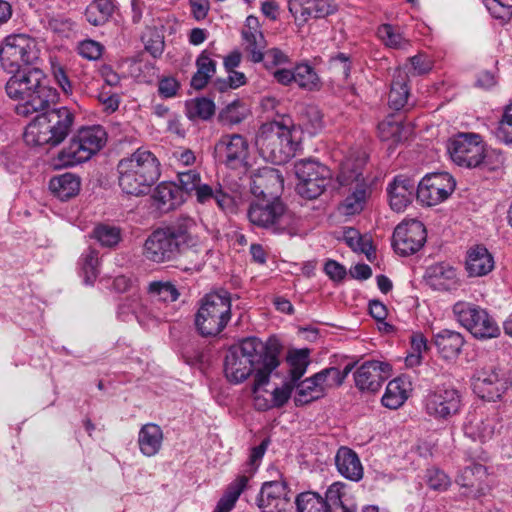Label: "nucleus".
<instances>
[{
  "label": "nucleus",
  "mask_w": 512,
  "mask_h": 512,
  "mask_svg": "<svg viewBox=\"0 0 512 512\" xmlns=\"http://www.w3.org/2000/svg\"><path fill=\"white\" fill-rule=\"evenodd\" d=\"M283 349L276 336L266 342L257 337H247L232 345L225 356L224 372L226 378L235 384L254 375L253 390L269 384L270 378L279 377L276 371L280 365L279 355Z\"/></svg>",
  "instance_id": "obj_1"
},
{
  "label": "nucleus",
  "mask_w": 512,
  "mask_h": 512,
  "mask_svg": "<svg viewBox=\"0 0 512 512\" xmlns=\"http://www.w3.org/2000/svg\"><path fill=\"white\" fill-rule=\"evenodd\" d=\"M13 75L5 85L7 96L23 101L16 106V113L28 117L55 104L57 91L45 83V74L39 68H22L11 72Z\"/></svg>",
  "instance_id": "obj_2"
},
{
  "label": "nucleus",
  "mask_w": 512,
  "mask_h": 512,
  "mask_svg": "<svg viewBox=\"0 0 512 512\" xmlns=\"http://www.w3.org/2000/svg\"><path fill=\"white\" fill-rule=\"evenodd\" d=\"M118 184L122 191L133 196H142L158 181L161 165L158 158L145 148H138L117 165Z\"/></svg>",
  "instance_id": "obj_3"
},
{
  "label": "nucleus",
  "mask_w": 512,
  "mask_h": 512,
  "mask_svg": "<svg viewBox=\"0 0 512 512\" xmlns=\"http://www.w3.org/2000/svg\"><path fill=\"white\" fill-rule=\"evenodd\" d=\"M26 127L24 141L29 146L56 147L61 144L72 130L74 114L67 107H58L40 111Z\"/></svg>",
  "instance_id": "obj_4"
},
{
  "label": "nucleus",
  "mask_w": 512,
  "mask_h": 512,
  "mask_svg": "<svg viewBox=\"0 0 512 512\" xmlns=\"http://www.w3.org/2000/svg\"><path fill=\"white\" fill-rule=\"evenodd\" d=\"M231 318V299L227 291L209 293L201 301L195 315L197 331L204 337L218 335Z\"/></svg>",
  "instance_id": "obj_5"
},
{
  "label": "nucleus",
  "mask_w": 512,
  "mask_h": 512,
  "mask_svg": "<svg viewBox=\"0 0 512 512\" xmlns=\"http://www.w3.org/2000/svg\"><path fill=\"white\" fill-rule=\"evenodd\" d=\"M107 134L101 126L81 128L58 154L60 166H74L89 160L105 145Z\"/></svg>",
  "instance_id": "obj_6"
},
{
  "label": "nucleus",
  "mask_w": 512,
  "mask_h": 512,
  "mask_svg": "<svg viewBox=\"0 0 512 512\" xmlns=\"http://www.w3.org/2000/svg\"><path fill=\"white\" fill-rule=\"evenodd\" d=\"M38 59L39 50L35 40L25 34L7 36L0 47V62L8 72L33 65Z\"/></svg>",
  "instance_id": "obj_7"
},
{
  "label": "nucleus",
  "mask_w": 512,
  "mask_h": 512,
  "mask_svg": "<svg viewBox=\"0 0 512 512\" xmlns=\"http://www.w3.org/2000/svg\"><path fill=\"white\" fill-rule=\"evenodd\" d=\"M453 313L458 322L477 339L495 338L500 334L495 320L475 304L459 301L454 304Z\"/></svg>",
  "instance_id": "obj_8"
},
{
  "label": "nucleus",
  "mask_w": 512,
  "mask_h": 512,
  "mask_svg": "<svg viewBox=\"0 0 512 512\" xmlns=\"http://www.w3.org/2000/svg\"><path fill=\"white\" fill-rule=\"evenodd\" d=\"M294 172L298 183L297 193L307 199L320 196L329 183L330 170L312 159H301L294 164Z\"/></svg>",
  "instance_id": "obj_9"
},
{
  "label": "nucleus",
  "mask_w": 512,
  "mask_h": 512,
  "mask_svg": "<svg viewBox=\"0 0 512 512\" xmlns=\"http://www.w3.org/2000/svg\"><path fill=\"white\" fill-rule=\"evenodd\" d=\"M448 152L459 166L474 168L484 159V144L477 133H458L449 140Z\"/></svg>",
  "instance_id": "obj_10"
},
{
  "label": "nucleus",
  "mask_w": 512,
  "mask_h": 512,
  "mask_svg": "<svg viewBox=\"0 0 512 512\" xmlns=\"http://www.w3.org/2000/svg\"><path fill=\"white\" fill-rule=\"evenodd\" d=\"M461 405V394L452 386H437L425 397L426 413L436 420H448L459 413Z\"/></svg>",
  "instance_id": "obj_11"
},
{
  "label": "nucleus",
  "mask_w": 512,
  "mask_h": 512,
  "mask_svg": "<svg viewBox=\"0 0 512 512\" xmlns=\"http://www.w3.org/2000/svg\"><path fill=\"white\" fill-rule=\"evenodd\" d=\"M285 209L284 203L280 200H262L250 204L247 216L253 225L281 234L287 227Z\"/></svg>",
  "instance_id": "obj_12"
},
{
  "label": "nucleus",
  "mask_w": 512,
  "mask_h": 512,
  "mask_svg": "<svg viewBox=\"0 0 512 512\" xmlns=\"http://www.w3.org/2000/svg\"><path fill=\"white\" fill-rule=\"evenodd\" d=\"M427 232L424 224L416 219L403 221L396 226L392 236L394 251L401 256L418 252L425 244Z\"/></svg>",
  "instance_id": "obj_13"
},
{
  "label": "nucleus",
  "mask_w": 512,
  "mask_h": 512,
  "mask_svg": "<svg viewBox=\"0 0 512 512\" xmlns=\"http://www.w3.org/2000/svg\"><path fill=\"white\" fill-rule=\"evenodd\" d=\"M455 180L446 172L426 175L417 185L416 198L427 206L446 200L455 190Z\"/></svg>",
  "instance_id": "obj_14"
},
{
  "label": "nucleus",
  "mask_w": 512,
  "mask_h": 512,
  "mask_svg": "<svg viewBox=\"0 0 512 512\" xmlns=\"http://www.w3.org/2000/svg\"><path fill=\"white\" fill-rule=\"evenodd\" d=\"M488 477L487 467L472 460L458 472L455 482L459 485L463 496L477 499L489 492Z\"/></svg>",
  "instance_id": "obj_15"
},
{
  "label": "nucleus",
  "mask_w": 512,
  "mask_h": 512,
  "mask_svg": "<svg viewBox=\"0 0 512 512\" xmlns=\"http://www.w3.org/2000/svg\"><path fill=\"white\" fill-rule=\"evenodd\" d=\"M179 253V243L164 228L152 232L144 243V256L155 263L175 261Z\"/></svg>",
  "instance_id": "obj_16"
},
{
  "label": "nucleus",
  "mask_w": 512,
  "mask_h": 512,
  "mask_svg": "<svg viewBox=\"0 0 512 512\" xmlns=\"http://www.w3.org/2000/svg\"><path fill=\"white\" fill-rule=\"evenodd\" d=\"M299 116V125H290V148L294 153L303 150L302 126L305 127L310 134L316 133L323 126V115L318 106L313 104H298L295 106Z\"/></svg>",
  "instance_id": "obj_17"
},
{
  "label": "nucleus",
  "mask_w": 512,
  "mask_h": 512,
  "mask_svg": "<svg viewBox=\"0 0 512 512\" xmlns=\"http://www.w3.org/2000/svg\"><path fill=\"white\" fill-rule=\"evenodd\" d=\"M284 179L278 170L264 167L251 176L250 189L252 194L263 201L280 200L279 193L283 190Z\"/></svg>",
  "instance_id": "obj_18"
},
{
  "label": "nucleus",
  "mask_w": 512,
  "mask_h": 512,
  "mask_svg": "<svg viewBox=\"0 0 512 512\" xmlns=\"http://www.w3.org/2000/svg\"><path fill=\"white\" fill-rule=\"evenodd\" d=\"M389 370L390 367L386 363L376 360L366 361L354 372L355 385L361 391L375 393L387 379Z\"/></svg>",
  "instance_id": "obj_19"
},
{
  "label": "nucleus",
  "mask_w": 512,
  "mask_h": 512,
  "mask_svg": "<svg viewBox=\"0 0 512 512\" xmlns=\"http://www.w3.org/2000/svg\"><path fill=\"white\" fill-rule=\"evenodd\" d=\"M336 11L332 0H290V14L298 26L311 18H324Z\"/></svg>",
  "instance_id": "obj_20"
},
{
  "label": "nucleus",
  "mask_w": 512,
  "mask_h": 512,
  "mask_svg": "<svg viewBox=\"0 0 512 512\" xmlns=\"http://www.w3.org/2000/svg\"><path fill=\"white\" fill-rule=\"evenodd\" d=\"M258 507L262 512H287L286 483L279 481L265 482L258 497Z\"/></svg>",
  "instance_id": "obj_21"
},
{
  "label": "nucleus",
  "mask_w": 512,
  "mask_h": 512,
  "mask_svg": "<svg viewBox=\"0 0 512 512\" xmlns=\"http://www.w3.org/2000/svg\"><path fill=\"white\" fill-rule=\"evenodd\" d=\"M416 181L407 175H397L387 187L391 208L403 211L416 196Z\"/></svg>",
  "instance_id": "obj_22"
},
{
  "label": "nucleus",
  "mask_w": 512,
  "mask_h": 512,
  "mask_svg": "<svg viewBox=\"0 0 512 512\" xmlns=\"http://www.w3.org/2000/svg\"><path fill=\"white\" fill-rule=\"evenodd\" d=\"M507 389L506 382L496 369L482 371L474 380L473 390L483 400L496 401Z\"/></svg>",
  "instance_id": "obj_23"
},
{
  "label": "nucleus",
  "mask_w": 512,
  "mask_h": 512,
  "mask_svg": "<svg viewBox=\"0 0 512 512\" xmlns=\"http://www.w3.org/2000/svg\"><path fill=\"white\" fill-rule=\"evenodd\" d=\"M425 280L433 290L437 291H452L459 285L456 270L446 263H437L428 267Z\"/></svg>",
  "instance_id": "obj_24"
},
{
  "label": "nucleus",
  "mask_w": 512,
  "mask_h": 512,
  "mask_svg": "<svg viewBox=\"0 0 512 512\" xmlns=\"http://www.w3.org/2000/svg\"><path fill=\"white\" fill-rule=\"evenodd\" d=\"M494 258L483 245H476L467 251L465 268L470 277H482L494 269Z\"/></svg>",
  "instance_id": "obj_25"
},
{
  "label": "nucleus",
  "mask_w": 512,
  "mask_h": 512,
  "mask_svg": "<svg viewBox=\"0 0 512 512\" xmlns=\"http://www.w3.org/2000/svg\"><path fill=\"white\" fill-rule=\"evenodd\" d=\"M217 150L224 152L225 162L231 167L243 163L248 155V143L239 134L223 136L216 146Z\"/></svg>",
  "instance_id": "obj_26"
},
{
  "label": "nucleus",
  "mask_w": 512,
  "mask_h": 512,
  "mask_svg": "<svg viewBox=\"0 0 512 512\" xmlns=\"http://www.w3.org/2000/svg\"><path fill=\"white\" fill-rule=\"evenodd\" d=\"M439 355L445 360L456 359L465 344L464 336L455 330L442 329L433 336Z\"/></svg>",
  "instance_id": "obj_27"
},
{
  "label": "nucleus",
  "mask_w": 512,
  "mask_h": 512,
  "mask_svg": "<svg viewBox=\"0 0 512 512\" xmlns=\"http://www.w3.org/2000/svg\"><path fill=\"white\" fill-rule=\"evenodd\" d=\"M338 472L346 479L358 482L363 478V466L357 453L346 446L338 449L335 456Z\"/></svg>",
  "instance_id": "obj_28"
},
{
  "label": "nucleus",
  "mask_w": 512,
  "mask_h": 512,
  "mask_svg": "<svg viewBox=\"0 0 512 512\" xmlns=\"http://www.w3.org/2000/svg\"><path fill=\"white\" fill-rule=\"evenodd\" d=\"M496 419L494 417L471 414L464 424V434L473 441L485 443L490 440L495 432Z\"/></svg>",
  "instance_id": "obj_29"
},
{
  "label": "nucleus",
  "mask_w": 512,
  "mask_h": 512,
  "mask_svg": "<svg viewBox=\"0 0 512 512\" xmlns=\"http://www.w3.org/2000/svg\"><path fill=\"white\" fill-rule=\"evenodd\" d=\"M408 83V73L404 70L397 69L393 75L390 92L388 94V104L391 109L399 111L407 104L410 95Z\"/></svg>",
  "instance_id": "obj_30"
},
{
  "label": "nucleus",
  "mask_w": 512,
  "mask_h": 512,
  "mask_svg": "<svg viewBox=\"0 0 512 512\" xmlns=\"http://www.w3.org/2000/svg\"><path fill=\"white\" fill-rule=\"evenodd\" d=\"M163 432L157 424L148 423L141 427L138 435V445L143 455H156L162 446Z\"/></svg>",
  "instance_id": "obj_31"
},
{
  "label": "nucleus",
  "mask_w": 512,
  "mask_h": 512,
  "mask_svg": "<svg viewBox=\"0 0 512 512\" xmlns=\"http://www.w3.org/2000/svg\"><path fill=\"white\" fill-rule=\"evenodd\" d=\"M176 267L184 272H199L205 264L203 251L198 247L197 241L192 245L180 246V253L177 257Z\"/></svg>",
  "instance_id": "obj_32"
},
{
  "label": "nucleus",
  "mask_w": 512,
  "mask_h": 512,
  "mask_svg": "<svg viewBox=\"0 0 512 512\" xmlns=\"http://www.w3.org/2000/svg\"><path fill=\"white\" fill-rule=\"evenodd\" d=\"M152 200L160 211L168 212L181 203L180 189L172 183L162 182L154 189Z\"/></svg>",
  "instance_id": "obj_33"
},
{
  "label": "nucleus",
  "mask_w": 512,
  "mask_h": 512,
  "mask_svg": "<svg viewBox=\"0 0 512 512\" xmlns=\"http://www.w3.org/2000/svg\"><path fill=\"white\" fill-rule=\"evenodd\" d=\"M320 386H318L314 375L307 377L302 380H298L293 384V390L295 394L293 401L296 406H304L314 401L324 398Z\"/></svg>",
  "instance_id": "obj_34"
},
{
  "label": "nucleus",
  "mask_w": 512,
  "mask_h": 512,
  "mask_svg": "<svg viewBox=\"0 0 512 512\" xmlns=\"http://www.w3.org/2000/svg\"><path fill=\"white\" fill-rule=\"evenodd\" d=\"M49 189L57 198L65 201L79 193L80 179L75 174L64 173L50 180Z\"/></svg>",
  "instance_id": "obj_35"
},
{
  "label": "nucleus",
  "mask_w": 512,
  "mask_h": 512,
  "mask_svg": "<svg viewBox=\"0 0 512 512\" xmlns=\"http://www.w3.org/2000/svg\"><path fill=\"white\" fill-rule=\"evenodd\" d=\"M290 82L306 91H318L322 86L320 77L308 63H300L290 70Z\"/></svg>",
  "instance_id": "obj_36"
},
{
  "label": "nucleus",
  "mask_w": 512,
  "mask_h": 512,
  "mask_svg": "<svg viewBox=\"0 0 512 512\" xmlns=\"http://www.w3.org/2000/svg\"><path fill=\"white\" fill-rule=\"evenodd\" d=\"M241 34L244 50L248 53L249 59L254 63L261 62L264 59L263 50L266 47V41L260 29L248 28L244 25Z\"/></svg>",
  "instance_id": "obj_37"
},
{
  "label": "nucleus",
  "mask_w": 512,
  "mask_h": 512,
  "mask_svg": "<svg viewBox=\"0 0 512 512\" xmlns=\"http://www.w3.org/2000/svg\"><path fill=\"white\" fill-rule=\"evenodd\" d=\"M310 348H290V393L293 391V384L300 380L309 365L312 363Z\"/></svg>",
  "instance_id": "obj_38"
},
{
  "label": "nucleus",
  "mask_w": 512,
  "mask_h": 512,
  "mask_svg": "<svg viewBox=\"0 0 512 512\" xmlns=\"http://www.w3.org/2000/svg\"><path fill=\"white\" fill-rule=\"evenodd\" d=\"M378 136L382 141H391L392 144L400 143L407 139L410 129L402 124L401 120L393 116L386 117L378 124Z\"/></svg>",
  "instance_id": "obj_39"
},
{
  "label": "nucleus",
  "mask_w": 512,
  "mask_h": 512,
  "mask_svg": "<svg viewBox=\"0 0 512 512\" xmlns=\"http://www.w3.org/2000/svg\"><path fill=\"white\" fill-rule=\"evenodd\" d=\"M248 481V475H240L230 483L223 496L218 501L214 512H230L235 506L239 496L246 488Z\"/></svg>",
  "instance_id": "obj_40"
},
{
  "label": "nucleus",
  "mask_w": 512,
  "mask_h": 512,
  "mask_svg": "<svg viewBox=\"0 0 512 512\" xmlns=\"http://www.w3.org/2000/svg\"><path fill=\"white\" fill-rule=\"evenodd\" d=\"M196 67L197 71L191 79V86L200 90L207 85L209 79L215 74L216 62L207 55L206 51H203L196 60Z\"/></svg>",
  "instance_id": "obj_41"
},
{
  "label": "nucleus",
  "mask_w": 512,
  "mask_h": 512,
  "mask_svg": "<svg viewBox=\"0 0 512 512\" xmlns=\"http://www.w3.org/2000/svg\"><path fill=\"white\" fill-rule=\"evenodd\" d=\"M195 227V221L188 217H180L174 224L164 228L170 236L179 243L180 246L197 241L192 235V229Z\"/></svg>",
  "instance_id": "obj_42"
},
{
  "label": "nucleus",
  "mask_w": 512,
  "mask_h": 512,
  "mask_svg": "<svg viewBox=\"0 0 512 512\" xmlns=\"http://www.w3.org/2000/svg\"><path fill=\"white\" fill-rule=\"evenodd\" d=\"M377 35L384 45L391 49L408 50L410 40L406 39L399 29L391 24H382L378 27Z\"/></svg>",
  "instance_id": "obj_43"
},
{
  "label": "nucleus",
  "mask_w": 512,
  "mask_h": 512,
  "mask_svg": "<svg viewBox=\"0 0 512 512\" xmlns=\"http://www.w3.org/2000/svg\"><path fill=\"white\" fill-rule=\"evenodd\" d=\"M113 10L114 5L111 0H94L87 6L85 17L90 24L100 26L107 22Z\"/></svg>",
  "instance_id": "obj_44"
},
{
  "label": "nucleus",
  "mask_w": 512,
  "mask_h": 512,
  "mask_svg": "<svg viewBox=\"0 0 512 512\" xmlns=\"http://www.w3.org/2000/svg\"><path fill=\"white\" fill-rule=\"evenodd\" d=\"M368 194L369 188L367 184H358L354 191L348 195L341 203V212L345 215H354L360 213L364 208Z\"/></svg>",
  "instance_id": "obj_45"
},
{
  "label": "nucleus",
  "mask_w": 512,
  "mask_h": 512,
  "mask_svg": "<svg viewBox=\"0 0 512 512\" xmlns=\"http://www.w3.org/2000/svg\"><path fill=\"white\" fill-rule=\"evenodd\" d=\"M364 165L363 160L346 159L340 168L337 180L341 186L350 185L352 183L358 184L365 183L363 178L362 168Z\"/></svg>",
  "instance_id": "obj_46"
},
{
  "label": "nucleus",
  "mask_w": 512,
  "mask_h": 512,
  "mask_svg": "<svg viewBox=\"0 0 512 512\" xmlns=\"http://www.w3.org/2000/svg\"><path fill=\"white\" fill-rule=\"evenodd\" d=\"M404 385V381L400 378L391 380L387 384L386 391L381 399L382 404L389 409H397L403 405L407 399V391Z\"/></svg>",
  "instance_id": "obj_47"
},
{
  "label": "nucleus",
  "mask_w": 512,
  "mask_h": 512,
  "mask_svg": "<svg viewBox=\"0 0 512 512\" xmlns=\"http://www.w3.org/2000/svg\"><path fill=\"white\" fill-rule=\"evenodd\" d=\"M297 512H327L323 497L312 491L302 492L295 499Z\"/></svg>",
  "instance_id": "obj_48"
},
{
  "label": "nucleus",
  "mask_w": 512,
  "mask_h": 512,
  "mask_svg": "<svg viewBox=\"0 0 512 512\" xmlns=\"http://www.w3.org/2000/svg\"><path fill=\"white\" fill-rule=\"evenodd\" d=\"M142 41L145 46V50L149 52L152 57L158 58L164 51V37L161 32L155 27H148L143 35Z\"/></svg>",
  "instance_id": "obj_49"
},
{
  "label": "nucleus",
  "mask_w": 512,
  "mask_h": 512,
  "mask_svg": "<svg viewBox=\"0 0 512 512\" xmlns=\"http://www.w3.org/2000/svg\"><path fill=\"white\" fill-rule=\"evenodd\" d=\"M215 112V104L208 98H197L187 103V116L190 119H209Z\"/></svg>",
  "instance_id": "obj_50"
},
{
  "label": "nucleus",
  "mask_w": 512,
  "mask_h": 512,
  "mask_svg": "<svg viewBox=\"0 0 512 512\" xmlns=\"http://www.w3.org/2000/svg\"><path fill=\"white\" fill-rule=\"evenodd\" d=\"M313 375L324 397L330 390L340 387L337 367H327Z\"/></svg>",
  "instance_id": "obj_51"
},
{
  "label": "nucleus",
  "mask_w": 512,
  "mask_h": 512,
  "mask_svg": "<svg viewBox=\"0 0 512 512\" xmlns=\"http://www.w3.org/2000/svg\"><path fill=\"white\" fill-rule=\"evenodd\" d=\"M287 132L288 128L284 121V115L281 120H273L271 122L264 123L260 128L261 135L273 142H275V140H279L281 143L283 141L288 143Z\"/></svg>",
  "instance_id": "obj_52"
},
{
  "label": "nucleus",
  "mask_w": 512,
  "mask_h": 512,
  "mask_svg": "<svg viewBox=\"0 0 512 512\" xmlns=\"http://www.w3.org/2000/svg\"><path fill=\"white\" fill-rule=\"evenodd\" d=\"M148 292L164 302H174L180 295L174 284L161 281L151 282L148 286Z\"/></svg>",
  "instance_id": "obj_53"
},
{
  "label": "nucleus",
  "mask_w": 512,
  "mask_h": 512,
  "mask_svg": "<svg viewBox=\"0 0 512 512\" xmlns=\"http://www.w3.org/2000/svg\"><path fill=\"white\" fill-rule=\"evenodd\" d=\"M427 486L435 491H446L451 485L450 477L437 467L428 468L425 472Z\"/></svg>",
  "instance_id": "obj_54"
},
{
  "label": "nucleus",
  "mask_w": 512,
  "mask_h": 512,
  "mask_svg": "<svg viewBox=\"0 0 512 512\" xmlns=\"http://www.w3.org/2000/svg\"><path fill=\"white\" fill-rule=\"evenodd\" d=\"M93 236L99 241L102 246L114 247L120 239V229L108 225H99L93 230Z\"/></svg>",
  "instance_id": "obj_55"
},
{
  "label": "nucleus",
  "mask_w": 512,
  "mask_h": 512,
  "mask_svg": "<svg viewBox=\"0 0 512 512\" xmlns=\"http://www.w3.org/2000/svg\"><path fill=\"white\" fill-rule=\"evenodd\" d=\"M495 135L501 142L505 144H512V104L505 108Z\"/></svg>",
  "instance_id": "obj_56"
},
{
  "label": "nucleus",
  "mask_w": 512,
  "mask_h": 512,
  "mask_svg": "<svg viewBox=\"0 0 512 512\" xmlns=\"http://www.w3.org/2000/svg\"><path fill=\"white\" fill-rule=\"evenodd\" d=\"M229 76L227 79L218 78L213 82V90L218 92H225L228 89H236L246 83V76L242 72L228 71Z\"/></svg>",
  "instance_id": "obj_57"
},
{
  "label": "nucleus",
  "mask_w": 512,
  "mask_h": 512,
  "mask_svg": "<svg viewBox=\"0 0 512 512\" xmlns=\"http://www.w3.org/2000/svg\"><path fill=\"white\" fill-rule=\"evenodd\" d=\"M490 15L504 23L512 19V5L502 3L500 0H482Z\"/></svg>",
  "instance_id": "obj_58"
},
{
  "label": "nucleus",
  "mask_w": 512,
  "mask_h": 512,
  "mask_svg": "<svg viewBox=\"0 0 512 512\" xmlns=\"http://www.w3.org/2000/svg\"><path fill=\"white\" fill-rule=\"evenodd\" d=\"M98 253L95 250H89L83 257L82 270L87 284H92L98 275Z\"/></svg>",
  "instance_id": "obj_59"
},
{
  "label": "nucleus",
  "mask_w": 512,
  "mask_h": 512,
  "mask_svg": "<svg viewBox=\"0 0 512 512\" xmlns=\"http://www.w3.org/2000/svg\"><path fill=\"white\" fill-rule=\"evenodd\" d=\"M220 116L229 124H238L245 118L246 112L242 103L234 100L221 111Z\"/></svg>",
  "instance_id": "obj_60"
},
{
  "label": "nucleus",
  "mask_w": 512,
  "mask_h": 512,
  "mask_svg": "<svg viewBox=\"0 0 512 512\" xmlns=\"http://www.w3.org/2000/svg\"><path fill=\"white\" fill-rule=\"evenodd\" d=\"M78 53L83 58L88 60H97L101 57L103 52V46L94 40L88 39L79 43Z\"/></svg>",
  "instance_id": "obj_61"
},
{
  "label": "nucleus",
  "mask_w": 512,
  "mask_h": 512,
  "mask_svg": "<svg viewBox=\"0 0 512 512\" xmlns=\"http://www.w3.org/2000/svg\"><path fill=\"white\" fill-rule=\"evenodd\" d=\"M269 439H264L258 446L251 449L249 460L247 462L246 473L253 474L259 467L261 460L268 448Z\"/></svg>",
  "instance_id": "obj_62"
},
{
  "label": "nucleus",
  "mask_w": 512,
  "mask_h": 512,
  "mask_svg": "<svg viewBox=\"0 0 512 512\" xmlns=\"http://www.w3.org/2000/svg\"><path fill=\"white\" fill-rule=\"evenodd\" d=\"M412 73L414 75H424L429 73L433 68V61L425 53H418L409 58Z\"/></svg>",
  "instance_id": "obj_63"
},
{
  "label": "nucleus",
  "mask_w": 512,
  "mask_h": 512,
  "mask_svg": "<svg viewBox=\"0 0 512 512\" xmlns=\"http://www.w3.org/2000/svg\"><path fill=\"white\" fill-rule=\"evenodd\" d=\"M178 179L180 183L179 189H182L188 193L194 191L197 188V186L201 183L199 173H197L194 170L179 172Z\"/></svg>",
  "instance_id": "obj_64"
}]
</instances>
